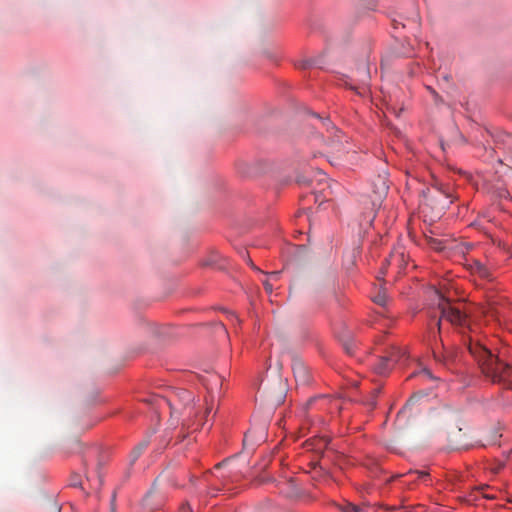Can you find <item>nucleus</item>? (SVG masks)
Instances as JSON below:
<instances>
[{
  "instance_id": "nucleus-1",
  "label": "nucleus",
  "mask_w": 512,
  "mask_h": 512,
  "mask_svg": "<svg viewBox=\"0 0 512 512\" xmlns=\"http://www.w3.org/2000/svg\"><path fill=\"white\" fill-rule=\"evenodd\" d=\"M467 349L487 379L512 388V366L494 355L479 340L468 339Z\"/></svg>"
},
{
  "instance_id": "nucleus-2",
  "label": "nucleus",
  "mask_w": 512,
  "mask_h": 512,
  "mask_svg": "<svg viewBox=\"0 0 512 512\" xmlns=\"http://www.w3.org/2000/svg\"><path fill=\"white\" fill-rule=\"evenodd\" d=\"M441 318L447 320L457 327H466L468 324L467 314L460 307L453 305L449 300L441 297L439 302Z\"/></svg>"
},
{
  "instance_id": "nucleus-3",
  "label": "nucleus",
  "mask_w": 512,
  "mask_h": 512,
  "mask_svg": "<svg viewBox=\"0 0 512 512\" xmlns=\"http://www.w3.org/2000/svg\"><path fill=\"white\" fill-rule=\"evenodd\" d=\"M177 398L179 399V401L181 402L182 404V408L181 410H179L178 408L172 406L170 404V407H171V415L172 417L174 416H183V426H189V421H190V417L192 415V410H193V407L191 406V403H193L194 401V397L192 395L191 392L187 391V390H179L176 394Z\"/></svg>"
},
{
  "instance_id": "nucleus-4",
  "label": "nucleus",
  "mask_w": 512,
  "mask_h": 512,
  "mask_svg": "<svg viewBox=\"0 0 512 512\" xmlns=\"http://www.w3.org/2000/svg\"><path fill=\"white\" fill-rule=\"evenodd\" d=\"M511 184L512 181H506L503 170L500 172L497 179L488 187V192L498 199L512 200L511 193L508 189V186Z\"/></svg>"
},
{
  "instance_id": "nucleus-5",
  "label": "nucleus",
  "mask_w": 512,
  "mask_h": 512,
  "mask_svg": "<svg viewBox=\"0 0 512 512\" xmlns=\"http://www.w3.org/2000/svg\"><path fill=\"white\" fill-rule=\"evenodd\" d=\"M398 351L392 352L389 356L382 357L375 365V371L379 375H385L392 366L400 360Z\"/></svg>"
},
{
  "instance_id": "nucleus-6",
  "label": "nucleus",
  "mask_w": 512,
  "mask_h": 512,
  "mask_svg": "<svg viewBox=\"0 0 512 512\" xmlns=\"http://www.w3.org/2000/svg\"><path fill=\"white\" fill-rule=\"evenodd\" d=\"M292 371L296 381L300 384H307L309 382V372L305 364L300 359H293Z\"/></svg>"
},
{
  "instance_id": "nucleus-7",
  "label": "nucleus",
  "mask_w": 512,
  "mask_h": 512,
  "mask_svg": "<svg viewBox=\"0 0 512 512\" xmlns=\"http://www.w3.org/2000/svg\"><path fill=\"white\" fill-rule=\"evenodd\" d=\"M360 77L358 78V85H350V88L355 90L357 94L364 95L367 92V85L370 79L369 70L367 67L363 66L361 70L358 71Z\"/></svg>"
},
{
  "instance_id": "nucleus-8",
  "label": "nucleus",
  "mask_w": 512,
  "mask_h": 512,
  "mask_svg": "<svg viewBox=\"0 0 512 512\" xmlns=\"http://www.w3.org/2000/svg\"><path fill=\"white\" fill-rule=\"evenodd\" d=\"M149 441L147 439H144L141 441L130 453L129 456V465L132 467L135 462L138 460V458L141 456L143 451L148 447Z\"/></svg>"
},
{
  "instance_id": "nucleus-9",
  "label": "nucleus",
  "mask_w": 512,
  "mask_h": 512,
  "mask_svg": "<svg viewBox=\"0 0 512 512\" xmlns=\"http://www.w3.org/2000/svg\"><path fill=\"white\" fill-rule=\"evenodd\" d=\"M388 189L389 187L387 185L386 179L384 177L378 176L374 190V193L377 195L378 199L385 197Z\"/></svg>"
},
{
  "instance_id": "nucleus-10",
  "label": "nucleus",
  "mask_w": 512,
  "mask_h": 512,
  "mask_svg": "<svg viewBox=\"0 0 512 512\" xmlns=\"http://www.w3.org/2000/svg\"><path fill=\"white\" fill-rule=\"evenodd\" d=\"M338 508L342 512H371V509L369 507H366V506L360 507V506H356L349 502L339 504Z\"/></svg>"
},
{
  "instance_id": "nucleus-11",
  "label": "nucleus",
  "mask_w": 512,
  "mask_h": 512,
  "mask_svg": "<svg viewBox=\"0 0 512 512\" xmlns=\"http://www.w3.org/2000/svg\"><path fill=\"white\" fill-rule=\"evenodd\" d=\"M433 357L436 362L448 367L450 362V355L440 351L437 346L433 348Z\"/></svg>"
},
{
  "instance_id": "nucleus-12",
  "label": "nucleus",
  "mask_w": 512,
  "mask_h": 512,
  "mask_svg": "<svg viewBox=\"0 0 512 512\" xmlns=\"http://www.w3.org/2000/svg\"><path fill=\"white\" fill-rule=\"evenodd\" d=\"M372 300L374 301V303H376L380 306H383V307L386 306L388 303V300H389L386 288L381 287L379 289V291L377 292V294L375 296H373Z\"/></svg>"
},
{
  "instance_id": "nucleus-13",
  "label": "nucleus",
  "mask_w": 512,
  "mask_h": 512,
  "mask_svg": "<svg viewBox=\"0 0 512 512\" xmlns=\"http://www.w3.org/2000/svg\"><path fill=\"white\" fill-rule=\"evenodd\" d=\"M280 277V272L278 271H275V272H271L268 276L267 279H265L263 281V285L265 287V290L268 292V293H271L272 290H273V284H272V281H276L278 280Z\"/></svg>"
},
{
  "instance_id": "nucleus-14",
  "label": "nucleus",
  "mask_w": 512,
  "mask_h": 512,
  "mask_svg": "<svg viewBox=\"0 0 512 512\" xmlns=\"http://www.w3.org/2000/svg\"><path fill=\"white\" fill-rule=\"evenodd\" d=\"M403 258H404L403 252L395 251L390 255L389 259H387V263L389 265H396L397 267H401Z\"/></svg>"
},
{
  "instance_id": "nucleus-15",
  "label": "nucleus",
  "mask_w": 512,
  "mask_h": 512,
  "mask_svg": "<svg viewBox=\"0 0 512 512\" xmlns=\"http://www.w3.org/2000/svg\"><path fill=\"white\" fill-rule=\"evenodd\" d=\"M329 444V439L327 437H320L317 440H314L313 442L309 443L308 445L312 446V449L321 451L325 449Z\"/></svg>"
},
{
  "instance_id": "nucleus-16",
  "label": "nucleus",
  "mask_w": 512,
  "mask_h": 512,
  "mask_svg": "<svg viewBox=\"0 0 512 512\" xmlns=\"http://www.w3.org/2000/svg\"><path fill=\"white\" fill-rule=\"evenodd\" d=\"M475 271L479 274L480 277L489 279L490 272L489 270L480 262L475 263Z\"/></svg>"
},
{
  "instance_id": "nucleus-17",
  "label": "nucleus",
  "mask_w": 512,
  "mask_h": 512,
  "mask_svg": "<svg viewBox=\"0 0 512 512\" xmlns=\"http://www.w3.org/2000/svg\"><path fill=\"white\" fill-rule=\"evenodd\" d=\"M420 395L415 394L413 395L405 404V406L402 408V410L399 413H405L407 410L411 409L412 406L418 402L420 399Z\"/></svg>"
},
{
  "instance_id": "nucleus-18",
  "label": "nucleus",
  "mask_w": 512,
  "mask_h": 512,
  "mask_svg": "<svg viewBox=\"0 0 512 512\" xmlns=\"http://www.w3.org/2000/svg\"><path fill=\"white\" fill-rule=\"evenodd\" d=\"M337 139L336 140H332L330 142V145L332 147L333 150L339 152L342 150V143L340 141V136L336 135Z\"/></svg>"
},
{
  "instance_id": "nucleus-19",
  "label": "nucleus",
  "mask_w": 512,
  "mask_h": 512,
  "mask_svg": "<svg viewBox=\"0 0 512 512\" xmlns=\"http://www.w3.org/2000/svg\"><path fill=\"white\" fill-rule=\"evenodd\" d=\"M81 485V476L77 473H73L70 481V486L77 487Z\"/></svg>"
},
{
  "instance_id": "nucleus-20",
  "label": "nucleus",
  "mask_w": 512,
  "mask_h": 512,
  "mask_svg": "<svg viewBox=\"0 0 512 512\" xmlns=\"http://www.w3.org/2000/svg\"><path fill=\"white\" fill-rule=\"evenodd\" d=\"M343 347L348 354H352L354 351V347L350 342H344Z\"/></svg>"
},
{
  "instance_id": "nucleus-21",
  "label": "nucleus",
  "mask_w": 512,
  "mask_h": 512,
  "mask_svg": "<svg viewBox=\"0 0 512 512\" xmlns=\"http://www.w3.org/2000/svg\"><path fill=\"white\" fill-rule=\"evenodd\" d=\"M297 182L300 183V184H305V185H310L311 184V181L309 179H307L306 177H298L297 178Z\"/></svg>"
},
{
  "instance_id": "nucleus-22",
  "label": "nucleus",
  "mask_w": 512,
  "mask_h": 512,
  "mask_svg": "<svg viewBox=\"0 0 512 512\" xmlns=\"http://www.w3.org/2000/svg\"><path fill=\"white\" fill-rule=\"evenodd\" d=\"M411 22L416 26L418 27L420 25V17L418 15V13H415L414 14V17L411 19Z\"/></svg>"
},
{
  "instance_id": "nucleus-23",
  "label": "nucleus",
  "mask_w": 512,
  "mask_h": 512,
  "mask_svg": "<svg viewBox=\"0 0 512 512\" xmlns=\"http://www.w3.org/2000/svg\"><path fill=\"white\" fill-rule=\"evenodd\" d=\"M115 501H116V494L113 493L111 498V512H115Z\"/></svg>"
},
{
  "instance_id": "nucleus-24",
  "label": "nucleus",
  "mask_w": 512,
  "mask_h": 512,
  "mask_svg": "<svg viewBox=\"0 0 512 512\" xmlns=\"http://www.w3.org/2000/svg\"><path fill=\"white\" fill-rule=\"evenodd\" d=\"M416 473L418 474V478H419V479L426 478V477H428V475H429V474H428L427 472H425V471H417Z\"/></svg>"
},
{
  "instance_id": "nucleus-25",
  "label": "nucleus",
  "mask_w": 512,
  "mask_h": 512,
  "mask_svg": "<svg viewBox=\"0 0 512 512\" xmlns=\"http://www.w3.org/2000/svg\"><path fill=\"white\" fill-rule=\"evenodd\" d=\"M429 91L433 94V96L435 97V100L437 101L438 99H440V96L435 92V90H433L432 88L428 87Z\"/></svg>"
},
{
  "instance_id": "nucleus-26",
  "label": "nucleus",
  "mask_w": 512,
  "mask_h": 512,
  "mask_svg": "<svg viewBox=\"0 0 512 512\" xmlns=\"http://www.w3.org/2000/svg\"><path fill=\"white\" fill-rule=\"evenodd\" d=\"M324 125L327 127V129H329V127L331 126V129H333L336 132H338V130L335 129V127L328 120L326 122H324Z\"/></svg>"
},
{
  "instance_id": "nucleus-27",
  "label": "nucleus",
  "mask_w": 512,
  "mask_h": 512,
  "mask_svg": "<svg viewBox=\"0 0 512 512\" xmlns=\"http://www.w3.org/2000/svg\"><path fill=\"white\" fill-rule=\"evenodd\" d=\"M311 65H312V63H311L309 60H307V61H304V62H303V64H302V68H308V67H310Z\"/></svg>"
},
{
  "instance_id": "nucleus-28",
  "label": "nucleus",
  "mask_w": 512,
  "mask_h": 512,
  "mask_svg": "<svg viewBox=\"0 0 512 512\" xmlns=\"http://www.w3.org/2000/svg\"><path fill=\"white\" fill-rule=\"evenodd\" d=\"M85 402H86L88 405H90V404H92V403H94V402H95V397L93 396L92 398H87V399L85 400Z\"/></svg>"
},
{
  "instance_id": "nucleus-29",
  "label": "nucleus",
  "mask_w": 512,
  "mask_h": 512,
  "mask_svg": "<svg viewBox=\"0 0 512 512\" xmlns=\"http://www.w3.org/2000/svg\"><path fill=\"white\" fill-rule=\"evenodd\" d=\"M90 427H91V424H85V425H83V426L81 427V429H80V430L84 431V430L89 429Z\"/></svg>"
},
{
  "instance_id": "nucleus-30",
  "label": "nucleus",
  "mask_w": 512,
  "mask_h": 512,
  "mask_svg": "<svg viewBox=\"0 0 512 512\" xmlns=\"http://www.w3.org/2000/svg\"><path fill=\"white\" fill-rule=\"evenodd\" d=\"M296 495H297L296 491H291V492L287 493V496H289V497H293V496H296Z\"/></svg>"
},
{
  "instance_id": "nucleus-31",
  "label": "nucleus",
  "mask_w": 512,
  "mask_h": 512,
  "mask_svg": "<svg viewBox=\"0 0 512 512\" xmlns=\"http://www.w3.org/2000/svg\"><path fill=\"white\" fill-rule=\"evenodd\" d=\"M423 373L427 375L428 377H431V373L429 370H424Z\"/></svg>"
},
{
  "instance_id": "nucleus-32",
  "label": "nucleus",
  "mask_w": 512,
  "mask_h": 512,
  "mask_svg": "<svg viewBox=\"0 0 512 512\" xmlns=\"http://www.w3.org/2000/svg\"><path fill=\"white\" fill-rule=\"evenodd\" d=\"M75 444L80 450L82 449V445L80 443L76 442Z\"/></svg>"
},
{
  "instance_id": "nucleus-33",
  "label": "nucleus",
  "mask_w": 512,
  "mask_h": 512,
  "mask_svg": "<svg viewBox=\"0 0 512 512\" xmlns=\"http://www.w3.org/2000/svg\"><path fill=\"white\" fill-rule=\"evenodd\" d=\"M230 317L237 319V316L234 313H230Z\"/></svg>"
},
{
  "instance_id": "nucleus-34",
  "label": "nucleus",
  "mask_w": 512,
  "mask_h": 512,
  "mask_svg": "<svg viewBox=\"0 0 512 512\" xmlns=\"http://www.w3.org/2000/svg\"><path fill=\"white\" fill-rule=\"evenodd\" d=\"M435 249H437V250H441V249H442V247H441L440 245H437V246H435Z\"/></svg>"
},
{
  "instance_id": "nucleus-35",
  "label": "nucleus",
  "mask_w": 512,
  "mask_h": 512,
  "mask_svg": "<svg viewBox=\"0 0 512 512\" xmlns=\"http://www.w3.org/2000/svg\"><path fill=\"white\" fill-rule=\"evenodd\" d=\"M438 329H440V320L437 322Z\"/></svg>"
}]
</instances>
